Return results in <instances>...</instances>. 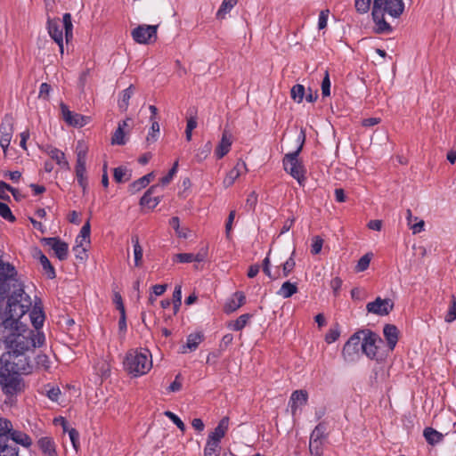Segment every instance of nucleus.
Wrapping results in <instances>:
<instances>
[{"mask_svg": "<svg viewBox=\"0 0 456 456\" xmlns=\"http://www.w3.org/2000/svg\"><path fill=\"white\" fill-rule=\"evenodd\" d=\"M32 305L28 295L20 288L8 297L9 316L4 318L0 314V326L7 330L9 333L4 335L2 341L8 352L6 354L12 357L22 356L28 351L44 345L45 338L43 332L34 331L20 322L22 317Z\"/></svg>", "mask_w": 456, "mask_h": 456, "instance_id": "obj_1", "label": "nucleus"}, {"mask_svg": "<svg viewBox=\"0 0 456 456\" xmlns=\"http://www.w3.org/2000/svg\"><path fill=\"white\" fill-rule=\"evenodd\" d=\"M26 382L20 373L13 370L10 355L3 354L0 356V387L5 395V403H12L15 398L26 389Z\"/></svg>", "mask_w": 456, "mask_h": 456, "instance_id": "obj_2", "label": "nucleus"}, {"mask_svg": "<svg viewBox=\"0 0 456 456\" xmlns=\"http://www.w3.org/2000/svg\"><path fill=\"white\" fill-rule=\"evenodd\" d=\"M123 365L125 370L133 377L142 376L152 368L151 355L148 350H129Z\"/></svg>", "mask_w": 456, "mask_h": 456, "instance_id": "obj_3", "label": "nucleus"}, {"mask_svg": "<svg viewBox=\"0 0 456 456\" xmlns=\"http://www.w3.org/2000/svg\"><path fill=\"white\" fill-rule=\"evenodd\" d=\"M305 135L304 131H301L298 136V142H300L297 149L293 152L285 154L282 159V165L284 170L289 174L294 179L297 181L299 185L304 186L305 183V168L303 163L298 159V155L302 151L303 144L305 142Z\"/></svg>", "mask_w": 456, "mask_h": 456, "instance_id": "obj_4", "label": "nucleus"}, {"mask_svg": "<svg viewBox=\"0 0 456 456\" xmlns=\"http://www.w3.org/2000/svg\"><path fill=\"white\" fill-rule=\"evenodd\" d=\"M62 28L65 30L66 42L69 43L72 39L73 24L70 13L67 12L62 17V25L60 19H48L47 29L50 37L59 45L61 54H63V34Z\"/></svg>", "mask_w": 456, "mask_h": 456, "instance_id": "obj_5", "label": "nucleus"}, {"mask_svg": "<svg viewBox=\"0 0 456 456\" xmlns=\"http://www.w3.org/2000/svg\"><path fill=\"white\" fill-rule=\"evenodd\" d=\"M360 332H362L361 341L362 352L370 359L376 358L379 348L377 343L381 342L380 337L370 330H362Z\"/></svg>", "mask_w": 456, "mask_h": 456, "instance_id": "obj_6", "label": "nucleus"}, {"mask_svg": "<svg viewBox=\"0 0 456 456\" xmlns=\"http://www.w3.org/2000/svg\"><path fill=\"white\" fill-rule=\"evenodd\" d=\"M158 27V25H139L132 30V37L138 44L148 45L155 42Z\"/></svg>", "mask_w": 456, "mask_h": 456, "instance_id": "obj_7", "label": "nucleus"}, {"mask_svg": "<svg viewBox=\"0 0 456 456\" xmlns=\"http://www.w3.org/2000/svg\"><path fill=\"white\" fill-rule=\"evenodd\" d=\"M362 332L353 334L344 345L342 355L347 362H354L359 357Z\"/></svg>", "mask_w": 456, "mask_h": 456, "instance_id": "obj_8", "label": "nucleus"}, {"mask_svg": "<svg viewBox=\"0 0 456 456\" xmlns=\"http://www.w3.org/2000/svg\"><path fill=\"white\" fill-rule=\"evenodd\" d=\"M13 134V118L5 114L0 124V146L6 154Z\"/></svg>", "mask_w": 456, "mask_h": 456, "instance_id": "obj_9", "label": "nucleus"}, {"mask_svg": "<svg viewBox=\"0 0 456 456\" xmlns=\"http://www.w3.org/2000/svg\"><path fill=\"white\" fill-rule=\"evenodd\" d=\"M17 275L18 273L13 265L0 259V286L2 288H4L3 286L5 282L13 281V287L17 286V289H15L12 293L18 290L20 288L23 289V286L20 282H19Z\"/></svg>", "mask_w": 456, "mask_h": 456, "instance_id": "obj_10", "label": "nucleus"}, {"mask_svg": "<svg viewBox=\"0 0 456 456\" xmlns=\"http://www.w3.org/2000/svg\"><path fill=\"white\" fill-rule=\"evenodd\" d=\"M366 309L369 313L385 316L394 309V302L390 298H381L378 297L374 301L369 302L366 305Z\"/></svg>", "mask_w": 456, "mask_h": 456, "instance_id": "obj_11", "label": "nucleus"}, {"mask_svg": "<svg viewBox=\"0 0 456 456\" xmlns=\"http://www.w3.org/2000/svg\"><path fill=\"white\" fill-rule=\"evenodd\" d=\"M379 1L380 0H375L373 2V5H372L371 15H372V19L376 24L375 31L378 34H388V33L392 32V27L390 26L389 23H387L385 20V18H384L385 14H383L381 12V9H379L380 8V5L379 4Z\"/></svg>", "mask_w": 456, "mask_h": 456, "instance_id": "obj_12", "label": "nucleus"}, {"mask_svg": "<svg viewBox=\"0 0 456 456\" xmlns=\"http://www.w3.org/2000/svg\"><path fill=\"white\" fill-rule=\"evenodd\" d=\"M42 242L49 246L55 253L59 260H66L69 254L68 243L61 240L58 237L43 238Z\"/></svg>", "mask_w": 456, "mask_h": 456, "instance_id": "obj_13", "label": "nucleus"}, {"mask_svg": "<svg viewBox=\"0 0 456 456\" xmlns=\"http://www.w3.org/2000/svg\"><path fill=\"white\" fill-rule=\"evenodd\" d=\"M379 5L383 14L387 13L393 18H398L403 12V0H380Z\"/></svg>", "mask_w": 456, "mask_h": 456, "instance_id": "obj_14", "label": "nucleus"}, {"mask_svg": "<svg viewBox=\"0 0 456 456\" xmlns=\"http://www.w3.org/2000/svg\"><path fill=\"white\" fill-rule=\"evenodd\" d=\"M61 110L63 119L69 125L82 127L87 124V117L70 111L64 103L61 104Z\"/></svg>", "mask_w": 456, "mask_h": 456, "instance_id": "obj_15", "label": "nucleus"}, {"mask_svg": "<svg viewBox=\"0 0 456 456\" xmlns=\"http://www.w3.org/2000/svg\"><path fill=\"white\" fill-rule=\"evenodd\" d=\"M246 302V297L242 291H236L232 297H230L224 306V311L226 314L235 312Z\"/></svg>", "mask_w": 456, "mask_h": 456, "instance_id": "obj_16", "label": "nucleus"}, {"mask_svg": "<svg viewBox=\"0 0 456 456\" xmlns=\"http://www.w3.org/2000/svg\"><path fill=\"white\" fill-rule=\"evenodd\" d=\"M232 143V134L227 130H224L215 150V154L218 159L224 158L230 151Z\"/></svg>", "mask_w": 456, "mask_h": 456, "instance_id": "obj_17", "label": "nucleus"}, {"mask_svg": "<svg viewBox=\"0 0 456 456\" xmlns=\"http://www.w3.org/2000/svg\"><path fill=\"white\" fill-rule=\"evenodd\" d=\"M308 400V394L305 390H296L291 394L289 406L292 415H296L299 406L305 405Z\"/></svg>", "mask_w": 456, "mask_h": 456, "instance_id": "obj_18", "label": "nucleus"}, {"mask_svg": "<svg viewBox=\"0 0 456 456\" xmlns=\"http://www.w3.org/2000/svg\"><path fill=\"white\" fill-rule=\"evenodd\" d=\"M247 172V166L244 161L239 160L235 167L229 171L225 178L224 179V187L228 188L232 186L236 179L242 174Z\"/></svg>", "mask_w": 456, "mask_h": 456, "instance_id": "obj_19", "label": "nucleus"}, {"mask_svg": "<svg viewBox=\"0 0 456 456\" xmlns=\"http://www.w3.org/2000/svg\"><path fill=\"white\" fill-rule=\"evenodd\" d=\"M204 336L200 332L191 333L188 335L186 344L183 345L181 349V354H187L188 352L195 351L199 345L203 341Z\"/></svg>", "mask_w": 456, "mask_h": 456, "instance_id": "obj_20", "label": "nucleus"}, {"mask_svg": "<svg viewBox=\"0 0 456 456\" xmlns=\"http://www.w3.org/2000/svg\"><path fill=\"white\" fill-rule=\"evenodd\" d=\"M208 255L205 248L200 250L197 254L179 253L175 256V259L179 263L203 262Z\"/></svg>", "mask_w": 456, "mask_h": 456, "instance_id": "obj_21", "label": "nucleus"}, {"mask_svg": "<svg viewBox=\"0 0 456 456\" xmlns=\"http://www.w3.org/2000/svg\"><path fill=\"white\" fill-rule=\"evenodd\" d=\"M384 337L390 350H394L398 341V329L394 324H386L383 329Z\"/></svg>", "mask_w": 456, "mask_h": 456, "instance_id": "obj_22", "label": "nucleus"}, {"mask_svg": "<svg viewBox=\"0 0 456 456\" xmlns=\"http://www.w3.org/2000/svg\"><path fill=\"white\" fill-rule=\"evenodd\" d=\"M13 360H11V364L13 366V370L17 372H22L25 374L30 373L32 371V365L30 364L29 358L26 356L24 354L22 356L12 357Z\"/></svg>", "mask_w": 456, "mask_h": 456, "instance_id": "obj_23", "label": "nucleus"}, {"mask_svg": "<svg viewBox=\"0 0 456 456\" xmlns=\"http://www.w3.org/2000/svg\"><path fill=\"white\" fill-rule=\"evenodd\" d=\"M157 187L158 185H152L145 191L140 200L141 206H144L152 209L160 202L159 197H152V194L155 192Z\"/></svg>", "mask_w": 456, "mask_h": 456, "instance_id": "obj_24", "label": "nucleus"}, {"mask_svg": "<svg viewBox=\"0 0 456 456\" xmlns=\"http://www.w3.org/2000/svg\"><path fill=\"white\" fill-rule=\"evenodd\" d=\"M129 121H130V118H126L118 123V126L116 129V131L114 132L112 138H111L112 144H117V145L126 144L125 128L129 126V125H128Z\"/></svg>", "mask_w": 456, "mask_h": 456, "instance_id": "obj_25", "label": "nucleus"}, {"mask_svg": "<svg viewBox=\"0 0 456 456\" xmlns=\"http://www.w3.org/2000/svg\"><path fill=\"white\" fill-rule=\"evenodd\" d=\"M229 428V418L224 417L216 427L214 431H212L208 438H215L216 441L221 442L222 438L224 437Z\"/></svg>", "mask_w": 456, "mask_h": 456, "instance_id": "obj_26", "label": "nucleus"}, {"mask_svg": "<svg viewBox=\"0 0 456 456\" xmlns=\"http://www.w3.org/2000/svg\"><path fill=\"white\" fill-rule=\"evenodd\" d=\"M10 439H12L15 444H20L24 447H29L32 444V440L28 435L22 431L14 430L12 428L9 433V440Z\"/></svg>", "mask_w": 456, "mask_h": 456, "instance_id": "obj_27", "label": "nucleus"}, {"mask_svg": "<svg viewBox=\"0 0 456 456\" xmlns=\"http://www.w3.org/2000/svg\"><path fill=\"white\" fill-rule=\"evenodd\" d=\"M37 444L42 451V452L46 456H57V452L55 450V444L52 438L45 436L41 437Z\"/></svg>", "mask_w": 456, "mask_h": 456, "instance_id": "obj_28", "label": "nucleus"}, {"mask_svg": "<svg viewBox=\"0 0 456 456\" xmlns=\"http://www.w3.org/2000/svg\"><path fill=\"white\" fill-rule=\"evenodd\" d=\"M46 152L59 166L67 169L69 168V164L65 158V154L57 148L48 147Z\"/></svg>", "mask_w": 456, "mask_h": 456, "instance_id": "obj_29", "label": "nucleus"}, {"mask_svg": "<svg viewBox=\"0 0 456 456\" xmlns=\"http://www.w3.org/2000/svg\"><path fill=\"white\" fill-rule=\"evenodd\" d=\"M221 442L215 438H208L204 448V456H219Z\"/></svg>", "mask_w": 456, "mask_h": 456, "instance_id": "obj_30", "label": "nucleus"}, {"mask_svg": "<svg viewBox=\"0 0 456 456\" xmlns=\"http://www.w3.org/2000/svg\"><path fill=\"white\" fill-rule=\"evenodd\" d=\"M134 93V86L130 85L126 89L123 90L120 94L118 100V107L122 111H126L129 105V100Z\"/></svg>", "mask_w": 456, "mask_h": 456, "instance_id": "obj_31", "label": "nucleus"}, {"mask_svg": "<svg viewBox=\"0 0 456 456\" xmlns=\"http://www.w3.org/2000/svg\"><path fill=\"white\" fill-rule=\"evenodd\" d=\"M131 241L134 247V265L136 267H140L142 263V248L140 245L139 238L137 235H133L131 238Z\"/></svg>", "mask_w": 456, "mask_h": 456, "instance_id": "obj_32", "label": "nucleus"}, {"mask_svg": "<svg viewBox=\"0 0 456 456\" xmlns=\"http://www.w3.org/2000/svg\"><path fill=\"white\" fill-rule=\"evenodd\" d=\"M297 292V283L285 281L278 290L277 294L283 298H289Z\"/></svg>", "mask_w": 456, "mask_h": 456, "instance_id": "obj_33", "label": "nucleus"}, {"mask_svg": "<svg viewBox=\"0 0 456 456\" xmlns=\"http://www.w3.org/2000/svg\"><path fill=\"white\" fill-rule=\"evenodd\" d=\"M31 322L35 328V331H40L39 330L42 328L45 321V314L42 309L36 307L32 310L30 314Z\"/></svg>", "mask_w": 456, "mask_h": 456, "instance_id": "obj_34", "label": "nucleus"}, {"mask_svg": "<svg viewBox=\"0 0 456 456\" xmlns=\"http://www.w3.org/2000/svg\"><path fill=\"white\" fill-rule=\"evenodd\" d=\"M12 422L5 419L0 418V443L9 442V433L12 431Z\"/></svg>", "mask_w": 456, "mask_h": 456, "instance_id": "obj_35", "label": "nucleus"}, {"mask_svg": "<svg viewBox=\"0 0 456 456\" xmlns=\"http://www.w3.org/2000/svg\"><path fill=\"white\" fill-rule=\"evenodd\" d=\"M75 172H76V177H77V183H78L79 186H81V188L83 189V192L85 193L86 190L88 186V180H87V176H86V167L76 166Z\"/></svg>", "mask_w": 456, "mask_h": 456, "instance_id": "obj_36", "label": "nucleus"}, {"mask_svg": "<svg viewBox=\"0 0 456 456\" xmlns=\"http://www.w3.org/2000/svg\"><path fill=\"white\" fill-rule=\"evenodd\" d=\"M423 436L430 444H436L443 439V435L432 428H426Z\"/></svg>", "mask_w": 456, "mask_h": 456, "instance_id": "obj_37", "label": "nucleus"}, {"mask_svg": "<svg viewBox=\"0 0 456 456\" xmlns=\"http://www.w3.org/2000/svg\"><path fill=\"white\" fill-rule=\"evenodd\" d=\"M76 152H77V163H76V166L86 167L87 148L80 141L77 144Z\"/></svg>", "mask_w": 456, "mask_h": 456, "instance_id": "obj_38", "label": "nucleus"}, {"mask_svg": "<svg viewBox=\"0 0 456 456\" xmlns=\"http://www.w3.org/2000/svg\"><path fill=\"white\" fill-rule=\"evenodd\" d=\"M252 315L249 314H241L229 324V328L235 331L241 330L247 325Z\"/></svg>", "mask_w": 456, "mask_h": 456, "instance_id": "obj_39", "label": "nucleus"}, {"mask_svg": "<svg viewBox=\"0 0 456 456\" xmlns=\"http://www.w3.org/2000/svg\"><path fill=\"white\" fill-rule=\"evenodd\" d=\"M151 126L150 128V131L146 137V142L147 144H151L157 142L159 136V124L157 120L151 121Z\"/></svg>", "mask_w": 456, "mask_h": 456, "instance_id": "obj_40", "label": "nucleus"}, {"mask_svg": "<svg viewBox=\"0 0 456 456\" xmlns=\"http://www.w3.org/2000/svg\"><path fill=\"white\" fill-rule=\"evenodd\" d=\"M0 456H19V449L9 442L0 443Z\"/></svg>", "mask_w": 456, "mask_h": 456, "instance_id": "obj_41", "label": "nucleus"}, {"mask_svg": "<svg viewBox=\"0 0 456 456\" xmlns=\"http://www.w3.org/2000/svg\"><path fill=\"white\" fill-rule=\"evenodd\" d=\"M39 261L41 265L43 266V269L45 271L47 276L49 279H53L56 276L55 270L53 266L52 265L51 262L47 258V256L44 254H41L39 257Z\"/></svg>", "mask_w": 456, "mask_h": 456, "instance_id": "obj_42", "label": "nucleus"}, {"mask_svg": "<svg viewBox=\"0 0 456 456\" xmlns=\"http://www.w3.org/2000/svg\"><path fill=\"white\" fill-rule=\"evenodd\" d=\"M372 253H366L364 254L357 262V265H355L354 271L356 273L364 272L368 269L370 263L372 259Z\"/></svg>", "mask_w": 456, "mask_h": 456, "instance_id": "obj_43", "label": "nucleus"}, {"mask_svg": "<svg viewBox=\"0 0 456 456\" xmlns=\"http://www.w3.org/2000/svg\"><path fill=\"white\" fill-rule=\"evenodd\" d=\"M305 89L304 86H302V85L297 84L291 88V91H290L291 98L298 103L302 102V101L305 97Z\"/></svg>", "mask_w": 456, "mask_h": 456, "instance_id": "obj_44", "label": "nucleus"}, {"mask_svg": "<svg viewBox=\"0 0 456 456\" xmlns=\"http://www.w3.org/2000/svg\"><path fill=\"white\" fill-rule=\"evenodd\" d=\"M236 4L237 0H224L216 13V17L218 19H224V15L229 12Z\"/></svg>", "mask_w": 456, "mask_h": 456, "instance_id": "obj_45", "label": "nucleus"}, {"mask_svg": "<svg viewBox=\"0 0 456 456\" xmlns=\"http://www.w3.org/2000/svg\"><path fill=\"white\" fill-rule=\"evenodd\" d=\"M212 151V143L210 141L207 142L201 148L198 150L195 159L198 162H201L207 159Z\"/></svg>", "mask_w": 456, "mask_h": 456, "instance_id": "obj_46", "label": "nucleus"}, {"mask_svg": "<svg viewBox=\"0 0 456 456\" xmlns=\"http://www.w3.org/2000/svg\"><path fill=\"white\" fill-rule=\"evenodd\" d=\"M127 169L124 167H118L114 168V180L120 183L130 179V175L126 177Z\"/></svg>", "mask_w": 456, "mask_h": 456, "instance_id": "obj_47", "label": "nucleus"}, {"mask_svg": "<svg viewBox=\"0 0 456 456\" xmlns=\"http://www.w3.org/2000/svg\"><path fill=\"white\" fill-rule=\"evenodd\" d=\"M309 451L312 455L322 456V454L323 452L322 440L310 439Z\"/></svg>", "mask_w": 456, "mask_h": 456, "instance_id": "obj_48", "label": "nucleus"}, {"mask_svg": "<svg viewBox=\"0 0 456 456\" xmlns=\"http://www.w3.org/2000/svg\"><path fill=\"white\" fill-rule=\"evenodd\" d=\"M147 185V179L141 177L129 185L128 191L131 194H135L136 192L140 191L142 188H145Z\"/></svg>", "mask_w": 456, "mask_h": 456, "instance_id": "obj_49", "label": "nucleus"}, {"mask_svg": "<svg viewBox=\"0 0 456 456\" xmlns=\"http://www.w3.org/2000/svg\"><path fill=\"white\" fill-rule=\"evenodd\" d=\"M295 250L292 252L290 257L282 265V276L288 277L293 271L296 263L294 260Z\"/></svg>", "mask_w": 456, "mask_h": 456, "instance_id": "obj_50", "label": "nucleus"}, {"mask_svg": "<svg viewBox=\"0 0 456 456\" xmlns=\"http://www.w3.org/2000/svg\"><path fill=\"white\" fill-rule=\"evenodd\" d=\"M90 233H91V224H90V219H88L84 225L82 226L79 234L76 238V243L78 244V240H87V242H90Z\"/></svg>", "mask_w": 456, "mask_h": 456, "instance_id": "obj_51", "label": "nucleus"}, {"mask_svg": "<svg viewBox=\"0 0 456 456\" xmlns=\"http://www.w3.org/2000/svg\"><path fill=\"white\" fill-rule=\"evenodd\" d=\"M178 168V161H175L172 167V168L168 171L167 175L163 176L160 181L159 184L161 186L167 185L173 179L174 175L176 174Z\"/></svg>", "mask_w": 456, "mask_h": 456, "instance_id": "obj_52", "label": "nucleus"}, {"mask_svg": "<svg viewBox=\"0 0 456 456\" xmlns=\"http://www.w3.org/2000/svg\"><path fill=\"white\" fill-rule=\"evenodd\" d=\"M444 320L446 322H452L454 320H456V298L453 295L452 296L451 305L448 309Z\"/></svg>", "mask_w": 456, "mask_h": 456, "instance_id": "obj_53", "label": "nucleus"}, {"mask_svg": "<svg viewBox=\"0 0 456 456\" xmlns=\"http://www.w3.org/2000/svg\"><path fill=\"white\" fill-rule=\"evenodd\" d=\"M173 303L175 313H176L182 304V286L176 285L173 292Z\"/></svg>", "mask_w": 456, "mask_h": 456, "instance_id": "obj_54", "label": "nucleus"}, {"mask_svg": "<svg viewBox=\"0 0 456 456\" xmlns=\"http://www.w3.org/2000/svg\"><path fill=\"white\" fill-rule=\"evenodd\" d=\"M339 335H340L339 328H338V325L336 324L335 327L331 328L325 335L326 343L331 344V343L335 342L339 338Z\"/></svg>", "mask_w": 456, "mask_h": 456, "instance_id": "obj_55", "label": "nucleus"}, {"mask_svg": "<svg viewBox=\"0 0 456 456\" xmlns=\"http://www.w3.org/2000/svg\"><path fill=\"white\" fill-rule=\"evenodd\" d=\"M0 216L9 222H14L16 220L10 208L5 203L0 202Z\"/></svg>", "mask_w": 456, "mask_h": 456, "instance_id": "obj_56", "label": "nucleus"}, {"mask_svg": "<svg viewBox=\"0 0 456 456\" xmlns=\"http://www.w3.org/2000/svg\"><path fill=\"white\" fill-rule=\"evenodd\" d=\"M371 0H354V6L359 13H366L370 7Z\"/></svg>", "mask_w": 456, "mask_h": 456, "instance_id": "obj_57", "label": "nucleus"}, {"mask_svg": "<svg viewBox=\"0 0 456 456\" xmlns=\"http://www.w3.org/2000/svg\"><path fill=\"white\" fill-rule=\"evenodd\" d=\"M322 94L323 97L329 96L330 94V80L329 72L326 70L324 77L322 82Z\"/></svg>", "mask_w": 456, "mask_h": 456, "instance_id": "obj_58", "label": "nucleus"}, {"mask_svg": "<svg viewBox=\"0 0 456 456\" xmlns=\"http://www.w3.org/2000/svg\"><path fill=\"white\" fill-rule=\"evenodd\" d=\"M323 245V240L319 236H314L313 238V243L311 247V253L313 255H317L321 252Z\"/></svg>", "mask_w": 456, "mask_h": 456, "instance_id": "obj_59", "label": "nucleus"}, {"mask_svg": "<svg viewBox=\"0 0 456 456\" xmlns=\"http://www.w3.org/2000/svg\"><path fill=\"white\" fill-rule=\"evenodd\" d=\"M165 415L169 419H171L175 425L176 427L181 430V431H184L185 430V425L184 423L181 420V419L175 415L174 412L172 411H165Z\"/></svg>", "mask_w": 456, "mask_h": 456, "instance_id": "obj_60", "label": "nucleus"}, {"mask_svg": "<svg viewBox=\"0 0 456 456\" xmlns=\"http://www.w3.org/2000/svg\"><path fill=\"white\" fill-rule=\"evenodd\" d=\"M36 363L38 367L47 370L50 368V360L46 354H38L36 357Z\"/></svg>", "mask_w": 456, "mask_h": 456, "instance_id": "obj_61", "label": "nucleus"}, {"mask_svg": "<svg viewBox=\"0 0 456 456\" xmlns=\"http://www.w3.org/2000/svg\"><path fill=\"white\" fill-rule=\"evenodd\" d=\"M330 11L328 9L321 11L318 19V28L323 29L327 27L328 17Z\"/></svg>", "mask_w": 456, "mask_h": 456, "instance_id": "obj_62", "label": "nucleus"}, {"mask_svg": "<svg viewBox=\"0 0 456 456\" xmlns=\"http://www.w3.org/2000/svg\"><path fill=\"white\" fill-rule=\"evenodd\" d=\"M257 203V194L255 191H252L248 194L246 200V208L248 210H253Z\"/></svg>", "mask_w": 456, "mask_h": 456, "instance_id": "obj_63", "label": "nucleus"}, {"mask_svg": "<svg viewBox=\"0 0 456 456\" xmlns=\"http://www.w3.org/2000/svg\"><path fill=\"white\" fill-rule=\"evenodd\" d=\"M324 430L325 428L322 424L317 425L315 428L313 430L310 436V439L322 440V438L323 437Z\"/></svg>", "mask_w": 456, "mask_h": 456, "instance_id": "obj_64", "label": "nucleus"}]
</instances>
